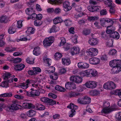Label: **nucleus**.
Instances as JSON below:
<instances>
[{
	"label": "nucleus",
	"mask_w": 121,
	"mask_h": 121,
	"mask_svg": "<svg viewBox=\"0 0 121 121\" xmlns=\"http://www.w3.org/2000/svg\"><path fill=\"white\" fill-rule=\"evenodd\" d=\"M103 106L104 108L101 111L102 113H108L114 110L115 109V107L112 106L108 108L110 106V104L109 103L107 102H104Z\"/></svg>",
	"instance_id": "f257e3e1"
},
{
	"label": "nucleus",
	"mask_w": 121,
	"mask_h": 121,
	"mask_svg": "<svg viewBox=\"0 0 121 121\" xmlns=\"http://www.w3.org/2000/svg\"><path fill=\"white\" fill-rule=\"evenodd\" d=\"M54 39V37L52 36H50L44 39L43 41L44 46L45 47L50 46L53 42Z\"/></svg>",
	"instance_id": "f03ea898"
},
{
	"label": "nucleus",
	"mask_w": 121,
	"mask_h": 121,
	"mask_svg": "<svg viewBox=\"0 0 121 121\" xmlns=\"http://www.w3.org/2000/svg\"><path fill=\"white\" fill-rule=\"evenodd\" d=\"M104 87L107 89H114L116 87V85L113 82L110 81L104 84Z\"/></svg>",
	"instance_id": "7ed1b4c3"
},
{
	"label": "nucleus",
	"mask_w": 121,
	"mask_h": 121,
	"mask_svg": "<svg viewBox=\"0 0 121 121\" xmlns=\"http://www.w3.org/2000/svg\"><path fill=\"white\" fill-rule=\"evenodd\" d=\"M67 108L71 109L70 111V113L69 117H73L75 113V110L77 109V106L72 104L70 103L67 106Z\"/></svg>",
	"instance_id": "20e7f679"
},
{
	"label": "nucleus",
	"mask_w": 121,
	"mask_h": 121,
	"mask_svg": "<svg viewBox=\"0 0 121 121\" xmlns=\"http://www.w3.org/2000/svg\"><path fill=\"white\" fill-rule=\"evenodd\" d=\"M70 80L71 81L78 84L80 83L82 80V78L80 77L75 76H71Z\"/></svg>",
	"instance_id": "39448f33"
},
{
	"label": "nucleus",
	"mask_w": 121,
	"mask_h": 121,
	"mask_svg": "<svg viewBox=\"0 0 121 121\" xmlns=\"http://www.w3.org/2000/svg\"><path fill=\"white\" fill-rule=\"evenodd\" d=\"M41 104L37 103L35 106L31 103H24L23 104V106L25 108H34L35 107L37 109H38Z\"/></svg>",
	"instance_id": "423d86ee"
},
{
	"label": "nucleus",
	"mask_w": 121,
	"mask_h": 121,
	"mask_svg": "<svg viewBox=\"0 0 121 121\" xmlns=\"http://www.w3.org/2000/svg\"><path fill=\"white\" fill-rule=\"evenodd\" d=\"M86 87L88 88L93 89L95 88L97 85V82L94 81H89L85 84Z\"/></svg>",
	"instance_id": "0eeeda50"
},
{
	"label": "nucleus",
	"mask_w": 121,
	"mask_h": 121,
	"mask_svg": "<svg viewBox=\"0 0 121 121\" xmlns=\"http://www.w3.org/2000/svg\"><path fill=\"white\" fill-rule=\"evenodd\" d=\"M88 53L91 57L97 55L98 53L97 49L95 48H91L88 50Z\"/></svg>",
	"instance_id": "6e6552de"
},
{
	"label": "nucleus",
	"mask_w": 121,
	"mask_h": 121,
	"mask_svg": "<svg viewBox=\"0 0 121 121\" xmlns=\"http://www.w3.org/2000/svg\"><path fill=\"white\" fill-rule=\"evenodd\" d=\"M109 64L111 67L121 66V60H113L110 62Z\"/></svg>",
	"instance_id": "1a4fd4ad"
},
{
	"label": "nucleus",
	"mask_w": 121,
	"mask_h": 121,
	"mask_svg": "<svg viewBox=\"0 0 121 121\" xmlns=\"http://www.w3.org/2000/svg\"><path fill=\"white\" fill-rule=\"evenodd\" d=\"M65 88L67 89L72 90L76 88L75 84L71 82H67L65 84Z\"/></svg>",
	"instance_id": "9d476101"
},
{
	"label": "nucleus",
	"mask_w": 121,
	"mask_h": 121,
	"mask_svg": "<svg viewBox=\"0 0 121 121\" xmlns=\"http://www.w3.org/2000/svg\"><path fill=\"white\" fill-rule=\"evenodd\" d=\"M40 99L42 102L47 103L49 105H53L56 104L55 101H54L48 98L43 97L41 98Z\"/></svg>",
	"instance_id": "9b49d317"
},
{
	"label": "nucleus",
	"mask_w": 121,
	"mask_h": 121,
	"mask_svg": "<svg viewBox=\"0 0 121 121\" xmlns=\"http://www.w3.org/2000/svg\"><path fill=\"white\" fill-rule=\"evenodd\" d=\"M63 6L65 9V10L66 11L70 10L72 8L69 2L67 1H65L63 3Z\"/></svg>",
	"instance_id": "f8f14e48"
},
{
	"label": "nucleus",
	"mask_w": 121,
	"mask_h": 121,
	"mask_svg": "<svg viewBox=\"0 0 121 121\" xmlns=\"http://www.w3.org/2000/svg\"><path fill=\"white\" fill-rule=\"evenodd\" d=\"M19 109L18 107L16 106L13 105L12 104H10L7 106L6 110L9 112L13 111L14 110H17Z\"/></svg>",
	"instance_id": "ddd939ff"
},
{
	"label": "nucleus",
	"mask_w": 121,
	"mask_h": 121,
	"mask_svg": "<svg viewBox=\"0 0 121 121\" xmlns=\"http://www.w3.org/2000/svg\"><path fill=\"white\" fill-rule=\"evenodd\" d=\"M89 44L91 45H95L98 43V41L96 38H94L89 39L88 41Z\"/></svg>",
	"instance_id": "4468645a"
},
{
	"label": "nucleus",
	"mask_w": 121,
	"mask_h": 121,
	"mask_svg": "<svg viewBox=\"0 0 121 121\" xmlns=\"http://www.w3.org/2000/svg\"><path fill=\"white\" fill-rule=\"evenodd\" d=\"M100 62L99 59L98 58L93 57L89 59V63L92 64L96 65L99 64Z\"/></svg>",
	"instance_id": "2eb2a0df"
},
{
	"label": "nucleus",
	"mask_w": 121,
	"mask_h": 121,
	"mask_svg": "<svg viewBox=\"0 0 121 121\" xmlns=\"http://www.w3.org/2000/svg\"><path fill=\"white\" fill-rule=\"evenodd\" d=\"M89 74L88 77H94L97 75V72L96 70L93 69H91L88 70Z\"/></svg>",
	"instance_id": "dca6fc26"
},
{
	"label": "nucleus",
	"mask_w": 121,
	"mask_h": 121,
	"mask_svg": "<svg viewBox=\"0 0 121 121\" xmlns=\"http://www.w3.org/2000/svg\"><path fill=\"white\" fill-rule=\"evenodd\" d=\"M31 80L27 79L25 83H23L21 85V87L23 89H26L28 87V85L31 83Z\"/></svg>",
	"instance_id": "f3484780"
},
{
	"label": "nucleus",
	"mask_w": 121,
	"mask_h": 121,
	"mask_svg": "<svg viewBox=\"0 0 121 121\" xmlns=\"http://www.w3.org/2000/svg\"><path fill=\"white\" fill-rule=\"evenodd\" d=\"M80 49L78 47H74L71 49V52L73 55L78 54L79 53Z\"/></svg>",
	"instance_id": "a211bd4d"
},
{
	"label": "nucleus",
	"mask_w": 121,
	"mask_h": 121,
	"mask_svg": "<svg viewBox=\"0 0 121 121\" xmlns=\"http://www.w3.org/2000/svg\"><path fill=\"white\" fill-rule=\"evenodd\" d=\"M121 66H118L112 67V73H117L121 71Z\"/></svg>",
	"instance_id": "6ab92c4d"
},
{
	"label": "nucleus",
	"mask_w": 121,
	"mask_h": 121,
	"mask_svg": "<svg viewBox=\"0 0 121 121\" xmlns=\"http://www.w3.org/2000/svg\"><path fill=\"white\" fill-rule=\"evenodd\" d=\"M88 9L92 12L97 11L99 9V7L95 6H89L88 7Z\"/></svg>",
	"instance_id": "aec40b11"
},
{
	"label": "nucleus",
	"mask_w": 121,
	"mask_h": 121,
	"mask_svg": "<svg viewBox=\"0 0 121 121\" xmlns=\"http://www.w3.org/2000/svg\"><path fill=\"white\" fill-rule=\"evenodd\" d=\"M25 67V65L23 64L16 65L15 69L17 71H21Z\"/></svg>",
	"instance_id": "412c9836"
},
{
	"label": "nucleus",
	"mask_w": 121,
	"mask_h": 121,
	"mask_svg": "<svg viewBox=\"0 0 121 121\" xmlns=\"http://www.w3.org/2000/svg\"><path fill=\"white\" fill-rule=\"evenodd\" d=\"M63 1V0H48V3L51 4H56V3L61 4Z\"/></svg>",
	"instance_id": "4be33fe9"
},
{
	"label": "nucleus",
	"mask_w": 121,
	"mask_h": 121,
	"mask_svg": "<svg viewBox=\"0 0 121 121\" xmlns=\"http://www.w3.org/2000/svg\"><path fill=\"white\" fill-rule=\"evenodd\" d=\"M15 27V25L13 24L9 28L8 30V32L9 34H13L16 32Z\"/></svg>",
	"instance_id": "5701e85b"
},
{
	"label": "nucleus",
	"mask_w": 121,
	"mask_h": 121,
	"mask_svg": "<svg viewBox=\"0 0 121 121\" xmlns=\"http://www.w3.org/2000/svg\"><path fill=\"white\" fill-rule=\"evenodd\" d=\"M39 94V92L38 90H32L31 92V96L33 97L38 96Z\"/></svg>",
	"instance_id": "b1692460"
},
{
	"label": "nucleus",
	"mask_w": 121,
	"mask_h": 121,
	"mask_svg": "<svg viewBox=\"0 0 121 121\" xmlns=\"http://www.w3.org/2000/svg\"><path fill=\"white\" fill-rule=\"evenodd\" d=\"M63 21L61 18L59 17H56L53 20V22L54 23L56 24L61 22Z\"/></svg>",
	"instance_id": "393cba45"
},
{
	"label": "nucleus",
	"mask_w": 121,
	"mask_h": 121,
	"mask_svg": "<svg viewBox=\"0 0 121 121\" xmlns=\"http://www.w3.org/2000/svg\"><path fill=\"white\" fill-rule=\"evenodd\" d=\"M62 62L63 64L66 65H68L71 63L70 60L69 59H62Z\"/></svg>",
	"instance_id": "a878e982"
},
{
	"label": "nucleus",
	"mask_w": 121,
	"mask_h": 121,
	"mask_svg": "<svg viewBox=\"0 0 121 121\" xmlns=\"http://www.w3.org/2000/svg\"><path fill=\"white\" fill-rule=\"evenodd\" d=\"M33 54L36 56H38L40 53V48L39 47L35 48L33 51Z\"/></svg>",
	"instance_id": "bb28decb"
},
{
	"label": "nucleus",
	"mask_w": 121,
	"mask_h": 121,
	"mask_svg": "<svg viewBox=\"0 0 121 121\" xmlns=\"http://www.w3.org/2000/svg\"><path fill=\"white\" fill-rule=\"evenodd\" d=\"M90 95L92 96L97 95L100 94L99 91L97 90H92L90 92Z\"/></svg>",
	"instance_id": "cd10ccee"
},
{
	"label": "nucleus",
	"mask_w": 121,
	"mask_h": 121,
	"mask_svg": "<svg viewBox=\"0 0 121 121\" xmlns=\"http://www.w3.org/2000/svg\"><path fill=\"white\" fill-rule=\"evenodd\" d=\"M36 114L35 112L33 110H30L27 113V115L29 117H31L35 116Z\"/></svg>",
	"instance_id": "c85d7f7f"
},
{
	"label": "nucleus",
	"mask_w": 121,
	"mask_h": 121,
	"mask_svg": "<svg viewBox=\"0 0 121 121\" xmlns=\"http://www.w3.org/2000/svg\"><path fill=\"white\" fill-rule=\"evenodd\" d=\"M91 33V30L90 29H84L82 32L83 35L86 36L89 35Z\"/></svg>",
	"instance_id": "c756f323"
},
{
	"label": "nucleus",
	"mask_w": 121,
	"mask_h": 121,
	"mask_svg": "<svg viewBox=\"0 0 121 121\" xmlns=\"http://www.w3.org/2000/svg\"><path fill=\"white\" fill-rule=\"evenodd\" d=\"M89 73L88 70H86L84 71H82L79 73V74L82 77L85 76L88 77Z\"/></svg>",
	"instance_id": "7c9ffc66"
},
{
	"label": "nucleus",
	"mask_w": 121,
	"mask_h": 121,
	"mask_svg": "<svg viewBox=\"0 0 121 121\" xmlns=\"http://www.w3.org/2000/svg\"><path fill=\"white\" fill-rule=\"evenodd\" d=\"M55 88L56 90L61 92H64L66 91L65 89L59 85H57L56 86Z\"/></svg>",
	"instance_id": "2f4dec72"
},
{
	"label": "nucleus",
	"mask_w": 121,
	"mask_h": 121,
	"mask_svg": "<svg viewBox=\"0 0 121 121\" xmlns=\"http://www.w3.org/2000/svg\"><path fill=\"white\" fill-rule=\"evenodd\" d=\"M83 97L85 104H87L90 103L91 102V99L89 97L86 96Z\"/></svg>",
	"instance_id": "473e14b6"
},
{
	"label": "nucleus",
	"mask_w": 121,
	"mask_h": 121,
	"mask_svg": "<svg viewBox=\"0 0 121 121\" xmlns=\"http://www.w3.org/2000/svg\"><path fill=\"white\" fill-rule=\"evenodd\" d=\"M69 95L70 97H74L79 95L80 94L78 92H72L69 93Z\"/></svg>",
	"instance_id": "72a5a7b5"
},
{
	"label": "nucleus",
	"mask_w": 121,
	"mask_h": 121,
	"mask_svg": "<svg viewBox=\"0 0 121 121\" xmlns=\"http://www.w3.org/2000/svg\"><path fill=\"white\" fill-rule=\"evenodd\" d=\"M35 30V29L32 27H29L28 28L26 32L28 34H31L34 33Z\"/></svg>",
	"instance_id": "f704fd0d"
},
{
	"label": "nucleus",
	"mask_w": 121,
	"mask_h": 121,
	"mask_svg": "<svg viewBox=\"0 0 121 121\" xmlns=\"http://www.w3.org/2000/svg\"><path fill=\"white\" fill-rule=\"evenodd\" d=\"M112 35V36L113 38L117 39H119L120 37V35L119 33L116 31H114Z\"/></svg>",
	"instance_id": "c9c22d12"
},
{
	"label": "nucleus",
	"mask_w": 121,
	"mask_h": 121,
	"mask_svg": "<svg viewBox=\"0 0 121 121\" xmlns=\"http://www.w3.org/2000/svg\"><path fill=\"white\" fill-rule=\"evenodd\" d=\"M43 60L45 62L47 63L48 66H49L51 65V61L50 59L45 57L43 58Z\"/></svg>",
	"instance_id": "e433bc0d"
},
{
	"label": "nucleus",
	"mask_w": 121,
	"mask_h": 121,
	"mask_svg": "<svg viewBox=\"0 0 121 121\" xmlns=\"http://www.w3.org/2000/svg\"><path fill=\"white\" fill-rule=\"evenodd\" d=\"M15 48H11L9 47H6L5 49V50L7 52H11L16 50Z\"/></svg>",
	"instance_id": "4c0bfd02"
},
{
	"label": "nucleus",
	"mask_w": 121,
	"mask_h": 121,
	"mask_svg": "<svg viewBox=\"0 0 121 121\" xmlns=\"http://www.w3.org/2000/svg\"><path fill=\"white\" fill-rule=\"evenodd\" d=\"M12 96V94L10 92L9 93H4L1 94L0 95V97H11Z\"/></svg>",
	"instance_id": "58836bf2"
},
{
	"label": "nucleus",
	"mask_w": 121,
	"mask_h": 121,
	"mask_svg": "<svg viewBox=\"0 0 121 121\" xmlns=\"http://www.w3.org/2000/svg\"><path fill=\"white\" fill-rule=\"evenodd\" d=\"M117 51L115 49H113L110 50L108 53L110 55L113 56H115L117 53Z\"/></svg>",
	"instance_id": "ea45409f"
},
{
	"label": "nucleus",
	"mask_w": 121,
	"mask_h": 121,
	"mask_svg": "<svg viewBox=\"0 0 121 121\" xmlns=\"http://www.w3.org/2000/svg\"><path fill=\"white\" fill-rule=\"evenodd\" d=\"M99 17L96 16H90L88 18V20L90 21H94L98 19Z\"/></svg>",
	"instance_id": "a19ab883"
},
{
	"label": "nucleus",
	"mask_w": 121,
	"mask_h": 121,
	"mask_svg": "<svg viewBox=\"0 0 121 121\" xmlns=\"http://www.w3.org/2000/svg\"><path fill=\"white\" fill-rule=\"evenodd\" d=\"M4 34L0 35V47H2L4 45V43L2 39L4 38Z\"/></svg>",
	"instance_id": "79ce46f5"
},
{
	"label": "nucleus",
	"mask_w": 121,
	"mask_h": 121,
	"mask_svg": "<svg viewBox=\"0 0 121 121\" xmlns=\"http://www.w3.org/2000/svg\"><path fill=\"white\" fill-rule=\"evenodd\" d=\"M100 24L103 26L106 27L105 24H106V18L101 19L100 20Z\"/></svg>",
	"instance_id": "37998d69"
},
{
	"label": "nucleus",
	"mask_w": 121,
	"mask_h": 121,
	"mask_svg": "<svg viewBox=\"0 0 121 121\" xmlns=\"http://www.w3.org/2000/svg\"><path fill=\"white\" fill-rule=\"evenodd\" d=\"M8 20L7 17L6 16H3L0 18V22H6Z\"/></svg>",
	"instance_id": "c03bdc74"
},
{
	"label": "nucleus",
	"mask_w": 121,
	"mask_h": 121,
	"mask_svg": "<svg viewBox=\"0 0 121 121\" xmlns=\"http://www.w3.org/2000/svg\"><path fill=\"white\" fill-rule=\"evenodd\" d=\"M115 6H112L110 7L109 10L110 13L111 14H114L115 13L116 10L115 8Z\"/></svg>",
	"instance_id": "a18cd8bd"
},
{
	"label": "nucleus",
	"mask_w": 121,
	"mask_h": 121,
	"mask_svg": "<svg viewBox=\"0 0 121 121\" xmlns=\"http://www.w3.org/2000/svg\"><path fill=\"white\" fill-rule=\"evenodd\" d=\"M0 86L2 87L6 88L9 87V86L8 83H7L6 81L3 82L0 84Z\"/></svg>",
	"instance_id": "49530a36"
},
{
	"label": "nucleus",
	"mask_w": 121,
	"mask_h": 121,
	"mask_svg": "<svg viewBox=\"0 0 121 121\" xmlns=\"http://www.w3.org/2000/svg\"><path fill=\"white\" fill-rule=\"evenodd\" d=\"M49 70H45L46 73H47L48 72L50 73V72H51L52 73H53L55 71V68L53 67H50L49 68Z\"/></svg>",
	"instance_id": "de8ad7c7"
},
{
	"label": "nucleus",
	"mask_w": 121,
	"mask_h": 121,
	"mask_svg": "<svg viewBox=\"0 0 121 121\" xmlns=\"http://www.w3.org/2000/svg\"><path fill=\"white\" fill-rule=\"evenodd\" d=\"M62 56V55L59 53H55L54 57L55 59L56 60H58L61 58Z\"/></svg>",
	"instance_id": "09e8293b"
},
{
	"label": "nucleus",
	"mask_w": 121,
	"mask_h": 121,
	"mask_svg": "<svg viewBox=\"0 0 121 121\" xmlns=\"http://www.w3.org/2000/svg\"><path fill=\"white\" fill-rule=\"evenodd\" d=\"M106 24L107 23H108L109 25H112L113 23V21L112 19L108 18H106Z\"/></svg>",
	"instance_id": "8fccbe9b"
},
{
	"label": "nucleus",
	"mask_w": 121,
	"mask_h": 121,
	"mask_svg": "<svg viewBox=\"0 0 121 121\" xmlns=\"http://www.w3.org/2000/svg\"><path fill=\"white\" fill-rule=\"evenodd\" d=\"M56 27L55 26H53L52 27V28L50 29L49 33H51L52 32H57V30L56 29Z\"/></svg>",
	"instance_id": "3c124183"
},
{
	"label": "nucleus",
	"mask_w": 121,
	"mask_h": 121,
	"mask_svg": "<svg viewBox=\"0 0 121 121\" xmlns=\"http://www.w3.org/2000/svg\"><path fill=\"white\" fill-rule=\"evenodd\" d=\"M25 11L26 14L28 15H31L32 13V10L30 8L26 9Z\"/></svg>",
	"instance_id": "603ef678"
},
{
	"label": "nucleus",
	"mask_w": 121,
	"mask_h": 121,
	"mask_svg": "<svg viewBox=\"0 0 121 121\" xmlns=\"http://www.w3.org/2000/svg\"><path fill=\"white\" fill-rule=\"evenodd\" d=\"M34 24L35 26H39L40 25L42 24V23L40 21L36 20L34 22Z\"/></svg>",
	"instance_id": "864d4df0"
},
{
	"label": "nucleus",
	"mask_w": 121,
	"mask_h": 121,
	"mask_svg": "<svg viewBox=\"0 0 121 121\" xmlns=\"http://www.w3.org/2000/svg\"><path fill=\"white\" fill-rule=\"evenodd\" d=\"M51 78L54 80H56L58 78V76L57 73H55L52 75L50 76Z\"/></svg>",
	"instance_id": "5fc2aeb1"
},
{
	"label": "nucleus",
	"mask_w": 121,
	"mask_h": 121,
	"mask_svg": "<svg viewBox=\"0 0 121 121\" xmlns=\"http://www.w3.org/2000/svg\"><path fill=\"white\" fill-rule=\"evenodd\" d=\"M61 42L60 43V46H62L64 45L66 42L65 39L63 37L61 38Z\"/></svg>",
	"instance_id": "6e6d98bb"
},
{
	"label": "nucleus",
	"mask_w": 121,
	"mask_h": 121,
	"mask_svg": "<svg viewBox=\"0 0 121 121\" xmlns=\"http://www.w3.org/2000/svg\"><path fill=\"white\" fill-rule=\"evenodd\" d=\"M21 61L22 59H21L17 58L14 59L13 60H12V62L13 63H17L20 62Z\"/></svg>",
	"instance_id": "4d7b16f0"
},
{
	"label": "nucleus",
	"mask_w": 121,
	"mask_h": 121,
	"mask_svg": "<svg viewBox=\"0 0 121 121\" xmlns=\"http://www.w3.org/2000/svg\"><path fill=\"white\" fill-rule=\"evenodd\" d=\"M71 47V45L67 43L64 45V47L65 50L67 51L70 49Z\"/></svg>",
	"instance_id": "13d9d810"
},
{
	"label": "nucleus",
	"mask_w": 121,
	"mask_h": 121,
	"mask_svg": "<svg viewBox=\"0 0 121 121\" xmlns=\"http://www.w3.org/2000/svg\"><path fill=\"white\" fill-rule=\"evenodd\" d=\"M33 69L34 71H35L37 73V74L38 73V72H40L41 70L40 68L37 67H34L33 68Z\"/></svg>",
	"instance_id": "bf43d9fd"
},
{
	"label": "nucleus",
	"mask_w": 121,
	"mask_h": 121,
	"mask_svg": "<svg viewBox=\"0 0 121 121\" xmlns=\"http://www.w3.org/2000/svg\"><path fill=\"white\" fill-rule=\"evenodd\" d=\"M107 12L106 9H103L100 12V14L101 15H105L107 14Z\"/></svg>",
	"instance_id": "052dcab7"
},
{
	"label": "nucleus",
	"mask_w": 121,
	"mask_h": 121,
	"mask_svg": "<svg viewBox=\"0 0 121 121\" xmlns=\"http://www.w3.org/2000/svg\"><path fill=\"white\" fill-rule=\"evenodd\" d=\"M34 59H31L29 58H27L26 61L27 62L30 64H32L34 63Z\"/></svg>",
	"instance_id": "680f3d73"
},
{
	"label": "nucleus",
	"mask_w": 121,
	"mask_h": 121,
	"mask_svg": "<svg viewBox=\"0 0 121 121\" xmlns=\"http://www.w3.org/2000/svg\"><path fill=\"white\" fill-rule=\"evenodd\" d=\"M78 103L81 104H85L84 103V97L83 98H79L78 99Z\"/></svg>",
	"instance_id": "e2e57ef3"
},
{
	"label": "nucleus",
	"mask_w": 121,
	"mask_h": 121,
	"mask_svg": "<svg viewBox=\"0 0 121 121\" xmlns=\"http://www.w3.org/2000/svg\"><path fill=\"white\" fill-rule=\"evenodd\" d=\"M28 73L30 75H34L37 74V73L34 70H29L28 71Z\"/></svg>",
	"instance_id": "0e129e2a"
},
{
	"label": "nucleus",
	"mask_w": 121,
	"mask_h": 121,
	"mask_svg": "<svg viewBox=\"0 0 121 121\" xmlns=\"http://www.w3.org/2000/svg\"><path fill=\"white\" fill-rule=\"evenodd\" d=\"M89 67V65L88 64L86 63H83L82 68L87 69Z\"/></svg>",
	"instance_id": "69168bd1"
},
{
	"label": "nucleus",
	"mask_w": 121,
	"mask_h": 121,
	"mask_svg": "<svg viewBox=\"0 0 121 121\" xmlns=\"http://www.w3.org/2000/svg\"><path fill=\"white\" fill-rule=\"evenodd\" d=\"M77 37L76 35H75L72 38L73 42L75 43H76L77 42Z\"/></svg>",
	"instance_id": "338daca9"
},
{
	"label": "nucleus",
	"mask_w": 121,
	"mask_h": 121,
	"mask_svg": "<svg viewBox=\"0 0 121 121\" xmlns=\"http://www.w3.org/2000/svg\"><path fill=\"white\" fill-rule=\"evenodd\" d=\"M116 118L118 120L121 121V112L117 113L116 116Z\"/></svg>",
	"instance_id": "774afa93"
}]
</instances>
